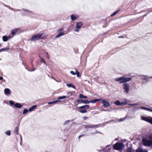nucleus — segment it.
Listing matches in <instances>:
<instances>
[{"mask_svg": "<svg viewBox=\"0 0 152 152\" xmlns=\"http://www.w3.org/2000/svg\"><path fill=\"white\" fill-rule=\"evenodd\" d=\"M148 138L150 140H152V133L148 137Z\"/></svg>", "mask_w": 152, "mask_h": 152, "instance_id": "38", "label": "nucleus"}, {"mask_svg": "<svg viewBox=\"0 0 152 152\" xmlns=\"http://www.w3.org/2000/svg\"><path fill=\"white\" fill-rule=\"evenodd\" d=\"M124 147V144L122 143L117 142L113 145V148L118 150H122Z\"/></svg>", "mask_w": 152, "mask_h": 152, "instance_id": "2", "label": "nucleus"}, {"mask_svg": "<svg viewBox=\"0 0 152 152\" xmlns=\"http://www.w3.org/2000/svg\"><path fill=\"white\" fill-rule=\"evenodd\" d=\"M72 93L71 92H69L68 93V94L70 96H72Z\"/></svg>", "mask_w": 152, "mask_h": 152, "instance_id": "49", "label": "nucleus"}, {"mask_svg": "<svg viewBox=\"0 0 152 152\" xmlns=\"http://www.w3.org/2000/svg\"><path fill=\"white\" fill-rule=\"evenodd\" d=\"M14 106L16 108H21L22 107V105L19 103H16L15 104Z\"/></svg>", "mask_w": 152, "mask_h": 152, "instance_id": "17", "label": "nucleus"}, {"mask_svg": "<svg viewBox=\"0 0 152 152\" xmlns=\"http://www.w3.org/2000/svg\"><path fill=\"white\" fill-rule=\"evenodd\" d=\"M0 80H3V77H0Z\"/></svg>", "mask_w": 152, "mask_h": 152, "instance_id": "55", "label": "nucleus"}, {"mask_svg": "<svg viewBox=\"0 0 152 152\" xmlns=\"http://www.w3.org/2000/svg\"><path fill=\"white\" fill-rule=\"evenodd\" d=\"M119 10H118L117 11L114 12L111 15V16L113 17L116 14H117L119 11Z\"/></svg>", "mask_w": 152, "mask_h": 152, "instance_id": "33", "label": "nucleus"}, {"mask_svg": "<svg viewBox=\"0 0 152 152\" xmlns=\"http://www.w3.org/2000/svg\"><path fill=\"white\" fill-rule=\"evenodd\" d=\"M66 86L68 87H72L74 89H75V86L72 83L67 84Z\"/></svg>", "mask_w": 152, "mask_h": 152, "instance_id": "21", "label": "nucleus"}, {"mask_svg": "<svg viewBox=\"0 0 152 152\" xmlns=\"http://www.w3.org/2000/svg\"><path fill=\"white\" fill-rule=\"evenodd\" d=\"M36 69L34 68H33V69H32V70H29L28 69H27V70L30 72H31V71H35V70Z\"/></svg>", "mask_w": 152, "mask_h": 152, "instance_id": "48", "label": "nucleus"}, {"mask_svg": "<svg viewBox=\"0 0 152 152\" xmlns=\"http://www.w3.org/2000/svg\"><path fill=\"white\" fill-rule=\"evenodd\" d=\"M19 128L18 127H16L15 128V130H14V132L16 134L18 135L19 134Z\"/></svg>", "mask_w": 152, "mask_h": 152, "instance_id": "26", "label": "nucleus"}, {"mask_svg": "<svg viewBox=\"0 0 152 152\" xmlns=\"http://www.w3.org/2000/svg\"><path fill=\"white\" fill-rule=\"evenodd\" d=\"M79 112L81 113H86L87 111L86 109H83L80 110L79 111Z\"/></svg>", "mask_w": 152, "mask_h": 152, "instance_id": "29", "label": "nucleus"}, {"mask_svg": "<svg viewBox=\"0 0 152 152\" xmlns=\"http://www.w3.org/2000/svg\"><path fill=\"white\" fill-rule=\"evenodd\" d=\"M59 34L60 37L61 36L65 34V33H64L62 32H60L59 33Z\"/></svg>", "mask_w": 152, "mask_h": 152, "instance_id": "42", "label": "nucleus"}, {"mask_svg": "<svg viewBox=\"0 0 152 152\" xmlns=\"http://www.w3.org/2000/svg\"><path fill=\"white\" fill-rule=\"evenodd\" d=\"M79 97L80 99H86L87 98V96H84L83 94H80L79 95Z\"/></svg>", "mask_w": 152, "mask_h": 152, "instance_id": "27", "label": "nucleus"}, {"mask_svg": "<svg viewBox=\"0 0 152 152\" xmlns=\"http://www.w3.org/2000/svg\"><path fill=\"white\" fill-rule=\"evenodd\" d=\"M66 98V97L65 96H61L59 97L58 98V100L64 99Z\"/></svg>", "mask_w": 152, "mask_h": 152, "instance_id": "32", "label": "nucleus"}, {"mask_svg": "<svg viewBox=\"0 0 152 152\" xmlns=\"http://www.w3.org/2000/svg\"><path fill=\"white\" fill-rule=\"evenodd\" d=\"M46 57L47 58H49L50 57V56L48 54L47 52H46Z\"/></svg>", "mask_w": 152, "mask_h": 152, "instance_id": "45", "label": "nucleus"}, {"mask_svg": "<svg viewBox=\"0 0 152 152\" xmlns=\"http://www.w3.org/2000/svg\"><path fill=\"white\" fill-rule=\"evenodd\" d=\"M101 110V111H110V110H104V109H102V110Z\"/></svg>", "mask_w": 152, "mask_h": 152, "instance_id": "51", "label": "nucleus"}, {"mask_svg": "<svg viewBox=\"0 0 152 152\" xmlns=\"http://www.w3.org/2000/svg\"><path fill=\"white\" fill-rule=\"evenodd\" d=\"M119 38H123L124 37L123 36H120L118 37Z\"/></svg>", "mask_w": 152, "mask_h": 152, "instance_id": "56", "label": "nucleus"}, {"mask_svg": "<svg viewBox=\"0 0 152 152\" xmlns=\"http://www.w3.org/2000/svg\"><path fill=\"white\" fill-rule=\"evenodd\" d=\"M140 78L143 80L148 81V78H150L148 75H143L141 76Z\"/></svg>", "mask_w": 152, "mask_h": 152, "instance_id": "14", "label": "nucleus"}, {"mask_svg": "<svg viewBox=\"0 0 152 152\" xmlns=\"http://www.w3.org/2000/svg\"><path fill=\"white\" fill-rule=\"evenodd\" d=\"M123 88L125 92L127 94L129 93V85L128 83H125L123 85Z\"/></svg>", "mask_w": 152, "mask_h": 152, "instance_id": "4", "label": "nucleus"}, {"mask_svg": "<svg viewBox=\"0 0 152 152\" xmlns=\"http://www.w3.org/2000/svg\"><path fill=\"white\" fill-rule=\"evenodd\" d=\"M20 141H21V143H22V136L21 134H20Z\"/></svg>", "mask_w": 152, "mask_h": 152, "instance_id": "47", "label": "nucleus"}, {"mask_svg": "<svg viewBox=\"0 0 152 152\" xmlns=\"http://www.w3.org/2000/svg\"><path fill=\"white\" fill-rule=\"evenodd\" d=\"M114 104L116 105L119 106L120 105V102L119 100H117V101L114 102Z\"/></svg>", "mask_w": 152, "mask_h": 152, "instance_id": "28", "label": "nucleus"}, {"mask_svg": "<svg viewBox=\"0 0 152 152\" xmlns=\"http://www.w3.org/2000/svg\"><path fill=\"white\" fill-rule=\"evenodd\" d=\"M125 104V103L124 102H120V105H123Z\"/></svg>", "mask_w": 152, "mask_h": 152, "instance_id": "46", "label": "nucleus"}, {"mask_svg": "<svg viewBox=\"0 0 152 152\" xmlns=\"http://www.w3.org/2000/svg\"><path fill=\"white\" fill-rule=\"evenodd\" d=\"M137 103L129 104L128 105L131 106H135L137 105Z\"/></svg>", "mask_w": 152, "mask_h": 152, "instance_id": "41", "label": "nucleus"}, {"mask_svg": "<svg viewBox=\"0 0 152 152\" xmlns=\"http://www.w3.org/2000/svg\"><path fill=\"white\" fill-rule=\"evenodd\" d=\"M9 103L11 105H15V102L14 101L12 100H10L9 101Z\"/></svg>", "mask_w": 152, "mask_h": 152, "instance_id": "35", "label": "nucleus"}, {"mask_svg": "<svg viewBox=\"0 0 152 152\" xmlns=\"http://www.w3.org/2000/svg\"><path fill=\"white\" fill-rule=\"evenodd\" d=\"M100 124L99 125H94L92 124L91 125H85L84 126V128L86 129H88L89 128H94L98 127Z\"/></svg>", "mask_w": 152, "mask_h": 152, "instance_id": "6", "label": "nucleus"}, {"mask_svg": "<svg viewBox=\"0 0 152 152\" xmlns=\"http://www.w3.org/2000/svg\"><path fill=\"white\" fill-rule=\"evenodd\" d=\"M79 74H80V73H79V72L77 70L76 74L77 75V77H79Z\"/></svg>", "mask_w": 152, "mask_h": 152, "instance_id": "44", "label": "nucleus"}, {"mask_svg": "<svg viewBox=\"0 0 152 152\" xmlns=\"http://www.w3.org/2000/svg\"><path fill=\"white\" fill-rule=\"evenodd\" d=\"M11 38L10 35L8 36H4L2 37V40L4 42L7 41L9 39H10Z\"/></svg>", "mask_w": 152, "mask_h": 152, "instance_id": "11", "label": "nucleus"}, {"mask_svg": "<svg viewBox=\"0 0 152 152\" xmlns=\"http://www.w3.org/2000/svg\"><path fill=\"white\" fill-rule=\"evenodd\" d=\"M60 102V101L59 100H58L55 101H54L53 102H48V104L50 105L51 104H56L58 102Z\"/></svg>", "mask_w": 152, "mask_h": 152, "instance_id": "25", "label": "nucleus"}, {"mask_svg": "<svg viewBox=\"0 0 152 152\" xmlns=\"http://www.w3.org/2000/svg\"><path fill=\"white\" fill-rule=\"evenodd\" d=\"M63 30V29H62V28H61V29H59V30H58V31H61Z\"/></svg>", "mask_w": 152, "mask_h": 152, "instance_id": "57", "label": "nucleus"}, {"mask_svg": "<svg viewBox=\"0 0 152 152\" xmlns=\"http://www.w3.org/2000/svg\"><path fill=\"white\" fill-rule=\"evenodd\" d=\"M82 25V23L81 22H80L77 23L76 25V28L78 29H79L80 28L81 26Z\"/></svg>", "mask_w": 152, "mask_h": 152, "instance_id": "18", "label": "nucleus"}, {"mask_svg": "<svg viewBox=\"0 0 152 152\" xmlns=\"http://www.w3.org/2000/svg\"><path fill=\"white\" fill-rule=\"evenodd\" d=\"M132 149L131 148H129L127 151V152H132Z\"/></svg>", "mask_w": 152, "mask_h": 152, "instance_id": "39", "label": "nucleus"}, {"mask_svg": "<svg viewBox=\"0 0 152 152\" xmlns=\"http://www.w3.org/2000/svg\"><path fill=\"white\" fill-rule=\"evenodd\" d=\"M102 103L104 107H109L110 104L109 102H107L104 100H101Z\"/></svg>", "mask_w": 152, "mask_h": 152, "instance_id": "8", "label": "nucleus"}, {"mask_svg": "<svg viewBox=\"0 0 152 152\" xmlns=\"http://www.w3.org/2000/svg\"><path fill=\"white\" fill-rule=\"evenodd\" d=\"M124 120V119H122L121 118L119 120V121L121 122V121H123Z\"/></svg>", "mask_w": 152, "mask_h": 152, "instance_id": "53", "label": "nucleus"}, {"mask_svg": "<svg viewBox=\"0 0 152 152\" xmlns=\"http://www.w3.org/2000/svg\"><path fill=\"white\" fill-rule=\"evenodd\" d=\"M42 34H35L30 39L31 41H35L38 39H41Z\"/></svg>", "mask_w": 152, "mask_h": 152, "instance_id": "3", "label": "nucleus"}, {"mask_svg": "<svg viewBox=\"0 0 152 152\" xmlns=\"http://www.w3.org/2000/svg\"><path fill=\"white\" fill-rule=\"evenodd\" d=\"M142 143L143 145L148 147L152 145V140L148 139L146 138H143L142 140Z\"/></svg>", "mask_w": 152, "mask_h": 152, "instance_id": "1", "label": "nucleus"}, {"mask_svg": "<svg viewBox=\"0 0 152 152\" xmlns=\"http://www.w3.org/2000/svg\"><path fill=\"white\" fill-rule=\"evenodd\" d=\"M142 119L149 122L152 124V117H148L142 116Z\"/></svg>", "mask_w": 152, "mask_h": 152, "instance_id": "5", "label": "nucleus"}, {"mask_svg": "<svg viewBox=\"0 0 152 152\" xmlns=\"http://www.w3.org/2000/svg\"><path fill=\"white\" fill-rule=\"evenodd\" d=\"M28 110H27V109H24L23 111V114H25L26 113H27L28 112Z\"/></svg>", "mask_w": 152, "mask_h": 152, "instance_id": "31", "label": "nucleus"}, {"mask_svg": "<svg viewBox=\"0 0 152 152\" xmlns=\"http://www.w3.org/2000/svg\"><path fill=\"white\" fill-rule=\"evenodd\" d=\"M44 63L46 65H47V64H46V62H45H45H44Z\"/></svg>", "mask_w": 152, "mask_h": 152, "instance_id": "61", "label": "nucleus"}, {"mask_svg": "<svg viewBox=\"0 0 152 152\" xmlns=\"http://www.w3.org/2000/svg\"><path fill=\"white\" fill-rule=\"evenodd\" d=\"M77 16L74 15H72L71 16V19L72 20H75L77 19Z\"/></svg>", "mask_w": 152, "mask_h": 152, "instance_id": "23", "label": "nucleus"}, {"mask_svg": "<svg viewBox=\"0 0 152 152\" xmlns=\"http://www.w3.org/2000/svg\"><path fill=\"white\" fill-rule=\"evenodd\" d=\"M74 31L76 32H78L79 31V30L78 29H75Z\"/></svg>", "mask_w": 152, "mask_h": 152, "instance_id": "54", "label": "nucleus"}, {"mask_svg": "<svg viewBox=\"0 0 152 152\" xmlns=\"http://www.w3.org/2000/svg\"><path fill=\"white\" fill-rule=\"evenodd\" d=\"M70 122V121L69 120H66L65 121L63 124V125H65L66 124H67L68 123H69Z\"/></svg>", "mask_w": 152, "mask_h": 152, "instance_id": "34", "label": "nucleus"}, {"mask_svg": "<svg viewBox=\"0 0 152 152\" xmlns=\"http://www.w3.org/2000/svg\"><path fill=\"white\" fill-rule=\"evenodd\" d=\"M19 29V28H16L14 30H12L11 31V34L13 35L15 34L16 32Z\"/></svg>", "mask_w": 152, "mask_h": 152, "instance_id": "19", "label": "nucleus"}, {"mask_svg": "<svg viewBox=\"0 0 152 152\" xmlns=\"http://www.w3.org/2000/svg\"><path fill=\"white\" fill-rule=\"evenodd\" d=\"M3 81L4 82H5V80H3Z\"/></svg>", "mask_w": 152, "mask_h": 152, "instance_id": "64", "label": "nucleus"}, {"mask_svg": "<svg viewBox=\"0 0 152 152\" xmlns=\"http://www.w3.org/2000/svg\"><path fill=\"white\" fill-rule=\"evenodd\" d=\"M5 134L8 136H10L11 134V131L8 130L5 132Z\"/></svg>", "mask_w": 152, "mask_h": 152, "instance_id": "30", "label": "nucleus"}, {"mask_svg": "<svg viewBox=\"0 0 152 152\" xmlns=\"http://www.w3.org/2000/svg\"><path fill=\"white\" fill-rule=\"evenodd\" d=\"M90 107V106L89 105H85L82 106H80L78 107V109H88Z\"/></svg>", "mask_w": 152, "mask_h": 152, "instance_id": "12", "label": "nucleus"}, {"mask_svg": "<svg viewBox=\"0 0 152 152\" xmlns=\"http://www.w3.org/2000/svg\"><path fill=\"white\" fill-rule=\"evenodd\" d=\"M88 118V117L86 116L84 117L83 118L84 120H86Z\"/></svg>", "mask_w": 152, "mask_h": 152, "instance_id": "52", "label": "nucleus"}, {"mask_svg": "<svg viewBox=\"0 0 152 152\" xmlns=\"http://www.w3.org/2000/svg\"><path fill=\"white\" fill-rule=\"evenodd\" d=\"M124 102L125 103V104H127L128 103H129V101L126 99H124Z\"/></svg>", "mask_w": 152, "mask_h": 152, "instance_id": "36", "label": "nucleus"}, {"mask_svg": "<svg viewBox=\"0 0 152 152\" xmlns=\"http://www.w3.org/2000/svg\"><path fill=\"white\" fill-rule=\"evenodd\" d=\"M2 49H0V52H3V51H2Z\"/></svg>", "mask_w": 152, "mask_h": 152, "instance_id": "59", "label": "nucleus"}, {"mask_svg": "<svg viewBox=\"0 0 152 152\" xmlns=\"http://www.w3.org/2000/svg\"><path fill=\"white\" fill-rule=\"evenodd\" d=\"M81 137L80 136V135L79 136V138L80 139V137Z\"/></svg>", "mask_w": 152, "mask_h": 152, "instance_id": "63", "label": "nucleus"}, {"mask_svg": "<svg viewBox=\"0 0 152 152\" xmlns=\"http://www.w3.org/2000/svg\"><path fill=\"white\" fill-rule=\"evenodd\" d=\"M77 103H83L85 104L89 103V101L87 100L78 99L77 100Z\"/></svg>", "mask_w": 152, "mask_h": 152, "instance_id": "10", "label": "nucleus"}, {"mask_svg": "<svg viewBox=\"0 0 152 152\" xmlns=\"http://www.w3.org/2000/svg\"><path fill=\"white\" fill-rule=\"evenodd\" d=\"M115 80L119 82L120 83H125L124 77H121L117 78L115 79Z\"/></svg>", "mask_w": 152, "mask_h": 152, "instance_id": "7", "label": "nucleus"}, {"mask_svg": "<svg viewBox=\"0 0 152 152\" xmlns=\"http://www.w3.org/2000/svg\"><path fill=\"white\" fill-rule=\"evenodd\" d=\"M4 94L6 96L10 95L11 94V90L8 88H6L4 90Z\"/></svg>", "mask_w": 152, "mask_h": 152, "instance_id": "9", "label": "nucleus"}, {"mask_svg": "<svg viewBox=\"0 0 152 152\" xmlns=\"http://www.w3.org/2000/svg\"><path fill=\"white\" fill-rule=\"evenodd\" d=\"M136 152H148V151L145 149L138 148L136 150Z\"/></svg>", "mask_w": 152, "mask_h": 152, "instance_id": "13", "label": "nucleus"}, {"mask_svg": "<svg viewBox=\"0 0 152 152\" xmlns=\"http://www.w3.org/2000/svg\"><path fill=\"white\" fill-rule=\"evenodd\" d=\"M70 73L73 75H75L76 74V73L75 72H73L72 71H71L70 72Z\"/></svg>", "mask_w": 152, "mask_h": 152, "instance_id": "43", "label": "nucleus"}, {"mask_svg": "<svg viewBox=\"0 0 152 152\" xmlns=\"http://www.w3.org/2000/svg\"><path fill=\"white\" fill-rule=\"evenodd\" d=\"M60 37V35H59V34H58L55 37H56V38H58V37Z\"/></svg>", "mask_w": 152, "mask_h": 152, "instance_id": "50", "label": "nucleus"}, {"mask_svg": "<svg viewBox=\"0 0 152 152\" xmlns=\"http://www.w3.org/2000/svg\"><path fill=\"white\" fill-rule=\"evenodd\" d=\"M31 65L32 67H33V65L32 62H31Z\"/></svg>", "mask_w": 152, "mask_h": 152, "instance_id": "60", "label": "nucleus"}, {"mask_svg": "<svg viewBox=\"0 0 152 152\" xmlns=\"http://www.w3.org/2000/svg\"><path fill=\"white\" fill-rule=\"evenodd\" d=\"M84 134H82V135H80V136L81 137H83V136H84Z\"/></svg>", "mask_w": 152, "mask_h": 152, "instance_id": "58", "label": "nucleus"}, {"mask_svg": "<svg viewBox=\"0 0 152 152\" xmlns=\"http://www.w3.org/2000/svg\"><path fill=\"white\" fill-rule=\"evenodd\" d=\"M44 63L46 65H47V64H46V62H45H45H44Z\"/></svg>", "mask_w": 152, "mask_h": 152, "instance_id": "62", "label": "nucleus"}, {"mask_svg": "<svg viewBox=\"0 0 152 152\" xmlns=\"http://www.w3.org/2000/svg\"><path fill=\"white\" fill-rule=\"evenodd\" d=\"M37 107V106L36 105H33L31 107L29 108L28 109V110L30 112H31L33 111Z\"/></svg>", "mask_w": 152, "mask_h": 152, "instance_id": "20", "label": "nucleus"}, {"mask_svg": "<svg viewBox=\"0 0 152 152\" xmlns=\"http://www.w3.org/2000/svg\"><path fill=\"white\" fill-rule=\"evenodd\" d=\"M132 78L131 77H128L126 78L124 77L125 83L131 81L132 80Z\"/></svg>", "mask_w": 152, "mask_h": 152, "instance_id": "24", "label": "nucleus"}, {"mask_svg": "<svg viewBox=\"0 0 152 152\" xmlns=\"http://www.w3.org/2000/svg\"><path fill=\"white\" fill-rule=\"evenodd\" d=\"M22 10L24 11L25 12L28 13L30 14V13H32V14H34V12H31L27 9H23Z\"/></svg>", "mask_w": 152, "mask_h": 152, "instance_id": "22", "label": "nucleus"}, {"mask_svg": "<svg viewBox=\"0 0 152 152\" xmlns=\"http://www.w3.org/2000/svg\"><path fill=\"white\" fill-rule=\"evenodd\" d=\"M9 49H10V48L9 47L3 48H2V51H6L7 50H9Z\"/></svg>", "mask_w": 152, "mask_h": 152, "instance_id": "37", "label": "nucleus"}, {"mask_svg": "<svg viewBox=\"0 0 152 152\" xmlns=\"http://www.w3.org/2000/svg\"><path fill=\"white\" fill-rule=\"evenodd\" d=\"M39 57L40 58L41 60H40V62H45L44 60L41 57L39 56Z\"/></svg>", "mask_w": 152, "mask_h": 152, "instance_id": "40", "label": "nucleus"}, {"mask_svg": "<svg viewBox=\"0 0 152 152\" xmlns=\"http://www.w3.org/2000/svg\"><path fill=\"white\" fill-rule=\"evenodd\" d=\"M140 108L142 110H145L152 112V109L149 108L144 107H140Z\"/></svg>", "mask_w": 152, "mask_h": 152, "instance_id": "16", "label": "nucleus"}, {"mask_svg": "<svg viewBox=\"0 0 152 152\" xmlns=\"http://www.w3.org/2000/svg\"><path fill=\"white\" fill-rule=\"evenodd\" d=\"M101 100V99H93L90 100V101H89V103H94L99 101H100Z\"/></svg>", "mask_w": 152, "mask_h": 152, "instance_id": "15", "label": "nucleus"}]
</instances>
